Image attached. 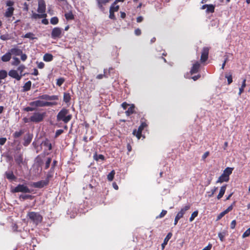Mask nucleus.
<instances>
[{"label": "nucleus", "mask_w": 250, "mask_h": 250, "mask_svg": "<svg viewBox=\"0 0 250 250\" xmlns=\"http://www.w3.org/2000/svg\"><path fill=\"white\" fill-rule=\"evenodd\" d=\"M62 29L58 27H54L51 32V37L56 39L62 37Z\"/></svg>", "instance_id": "0eeeda50"}, {"label": "nucleus", "mask_w": 250, "mask_h": 250, "mask_svg": "<svg viewBox=\"0 0 250 250\" xmlns=\"http://www.w3.org/2000/svg\"><path fill=\"white\" fill-rule=\"evenodd\" d=\"M49 184L48 180H41L37 182H34L33 186L36 188H42Z\"/></svg>", "instance_id": "f8f14e48"}, {"label": "nucleus", "mask_w": 250, "mask_h": 250, "mask_svg": "<svg viewBox=\"0 0 250 250\" xmlns=\"http://www.w3.org/2000/svg\"><path fill=\"white\" fill-rule=\"evenodd\" d=\"M8 75L11 77L16 79L17 81H20L22 77V75H20L17 71L15 70H10L8 72Z\"/></svg>", "instance_id": "ddd939ff"}, {"label": "nucleus", "mask_w": 250, "mask_h": 250, "mask_svg": "<svg viewBox=\"0 0 250 250\" xmlns=\"http://www.w3.org/2000/svg\"><path fill=\"white\" fill-rule=\"evenodd\" d=\"M23 133V131L22 130H20L19 131H16L13 134V137L14 138H18L20 137L22 134Z\"/></svg>", "instance_id": "49530a36"}, {"label": "nucleus", "mask_w": 250, "mask_h": 250, "mask_svg": "<svg viewBox=\"0 0 250 250\" xmlns=\"http://www.w3.org/2000/svg\"><path fill=\"white\" fill-rule=\"evenodd\" d=\"M13 61L12 63V64L13 65L17 66L21 62L19 58H18L17 57H13Z\"/></svg>", "instance_id": "09e8293b"}, {"label": "nucleus", "mask_w": 250, "mask_h": 250, "mask_svg": "<svg viewBox=\"0 0 250 250\" xmlns=\"http://www.w3.org/2000/svg\"><path fill=\"white\" fill-rule=\"evenodd\" d=\"M36 108L33 107L27 106L23 108V110L26 112L33 111L35 110Z\"/></svg>", "instance_id": "603ef678"}, {"label": "nucleus", "mask_w": 250, "mask_h": 250, "mask_svg": "<svg viewBox=\"0 0 250 250\" xmlns=\"http://www.w3.org/2000/svg\"><path fill=\"white\" fill-rule=\"evenodd\" d=\"M58 164V162L57 160H54L53 162V163L51 165V170H54V168H55V167L56 166L57 164Z\"/></svg>", "instance_id": "680f3d73"}, {"label": "nucleus", "mask_w": 250, "mask_h": 250, "mask_svg": "<svg viewBox=\"0 0 250 250\" xmlns=\"http://www.w3.org/2000/svg\"><path fill=\"white\" fill-rule=\"evenodd\" d=\"M53 172L54 170H51L50 168L48 173L47 174L45 180H48V183L49 182L50 179L53 176Z\"/></svg>", "instance_id": "a18cd8bd"}, {"label": "nucleus", "mask_w": 250, "mask_h": 250, "mask_svg": "<svg viewBox=\"0 0 250 250\" xmlns=\"http://www.w3.org/2000/svg\"><path fill=\"white\" fill-rule=\"evenodd\" d=\"M212 248V245L211 244H208L207 246L205 247L203 250H210Z\"/></svg>", "instance_id": "774afa93"}, {"label": "nucleus", "mask_w": 250, "mask_h": 250, "mask_svg": "<svg viewBox=\"0 0 250 250\" xmlns=\"http://www.w3.org/2000/svg\"><path fill=\"white\" fill-rule=\"evenodd\" d=\"M72 115L70 113L68 109L62 108L57 115V121H62L65 124L68 123L72 119Z\"/></svg>", "instance_id": "f257e3e1"}, {"label": "nucleus", "mask_w": 250, "mask_h": 250, "mask_svg": "<svg viewBox=\"0 0 250 250\" xmlns=\"http://www.w3.org/2000/svg\"><path fill=\"white\" fill-rule=\"evenodd\" d=\"M47 14L46 13L44 14H37L36 13H33L31 18L34 19H41V18H46Z\"/></svg>", "instance_id": "412c9836"}, {"label": "nucleus", "mask_w": 250, "mask_h": 250, "mask_svg": "<svg viewBox=\"0 0 250 250\" xmlns=\"http://www.w3.org/2000/svg\"><path fill=\"white\" fill-rule=\"evenodd\" d=\"M115 174V172L114 170H112L108 175H107V179L109 181H112L113 179Z\"/></svg>", "instance_id": "4c0bfd02"}, {"label": "nucleus", "mask_w": 250, "mask_h": 250, "mask_svg": "<svg viewBox=\"0 0 250 250\" xmlns=\"http://www.w3.org/2000/svg\"><path fill=\"white\" fill-rule=\"evenodd\" d=\"M42 145L44 146L48 147L49 150H51L52 149V145L49 140L46 139L42 142Z\"/></svg>", "instance_id": "473e14b6"}, {"label": "nucleus", "mask_w": 250, "mask_h": 250, "mask_svg": "<svg viewBox=\"0 0 250 250\" xmlns=\"http://www.w3.org/2000/svg\"><path fill=\"white\" fill-rule=\"evenodd\" d=\"M93 158L97 161H99V160L103 161L104 160V156L102 154H98L96 152L93 155Z\"/></svg>", "instance_id": "7c9ffc66"}, {"label": "nucleus", "mask_w": 250, "mask_h": 250, "mask_svg": "<svg viewBox=\"0 0 250 250\" xmlns=\"http://www.w3.org/2000/svg\"><path fill=\"white\" fill-rule=\"evenodd\" d=\"M109 18L112 20H115L116 19L115 16L114 15V12H113L112 10H109Z\"/></svg>", "instance_id": "6e6d98bb"}, {"label": "nucleus", "mask_w": 250, "mask_h": 250, "mask_svg": "<svg viewBox=\"0 0 250 250\" xmlns=\"http://www.w3.org/2000/svg\"><path fill=\"white\" fill-rule=\"evenodd\" d=\"M20 56H21V60L22 61H25L27 58V55L25 54H23L22 53H21V55H20Z\"/></svg>", "instance_id": "338daca9"}, {"label": "nucleus", "mask_w": 250, "mask_h": 250, "mask_svg": "<svg viewBox=\"0 0 250 250\" xmlns=\"http://www.w3.org/2000/svg\"><path fill=\"white\" fill-rule=\"evenodd\" d=\"M6 138L4 137L0 138V145L2 146L4 145V144L6 142Z\"/></svg>", "instance_id": "052dcab7"}, {"label": "nucleus", "mask_w": 250, "mask_h": 250, "mask_svg": "<svg viewBox=\"0 0 250 250\" xmlns=\"http://www.w3.org/2000/svg\"><path fill=\"white\" fill-rule=\"evenodd\" d=\"M250 235V228L246 230L242 235L243 238L248 237Z\"/></svg>", "instance_id": "864d4df0"}, {"label": "nucleus", "mask_w": 250, "mask_h": 250, "mask_svg": "<svg viewBox=\"0 0 250 250\" xmlns=\"http://www.w3.org/2000/svg\"><path fill=\"white\" fill-rule=\"evenodd\" d=\"M235 202H234L230 206H229L224 211L227 214L233 209V206L235 205Z\"/></svg>", "instance_id": "3c124183"}, {"label": "nucleus", "mask_w": 250, "mask_h": 250, "mask_svg": "<svg viewBox=\"0 0 250 250\" xmlns=\"http://www.w3.org/2000/svg\"><path fill=\"white\" fill-rule=\"evenodd\" d=\"M51 161H52L51 158H50V157L47 158V159L45 162V167H44L45 169H47L49 167Z\"/></svg>", "instance_id": "79ce46f5"}, {"label": "nucleus", "mask_w": 250, "mask_h": 250, "mask_svg": "<svg viewBox=\"0 0 250 250\" xmlns=\"http://www.w3.org/2000/svg\"><path fill=\"white\" fill-rule=\"evenodd\" d=\"M63 102L65 103H68L71 100V96L69 93L64 92L63 97Z\"/></svg>", "instance_id": "cd10ccee"}, {"label": "nucleus", "mask_w": 250, "mask_h": 250, "mask_svg": "<svg viewBox=\"0 0 250 250\" xmlns=\"http://www.w3.org/2000/svg\"><path fill=\"white\" fill-rule=\"evenodd\" d=\"M200 64L199 62H196L194 63L190 69V73L191 75L197 73L199 72L200 68Z\"/></svg>", "instance_id": "4468645a"}, {"label": "nucleus", "mask_w": 250, "mask_h": 250, "mask_svg": "<svg viewBox=\"0 0 250 250\" xmlns=\"http://www.w3.org/2000/svg\"><path fill=\"white\" fill-rule=\"evenodd\" d=\"M27 218L34 224L37 226L42 221V215L38 212L29 211L27 214Z\"/></svg>", "instance_id": "f03ea898"}, {"label": "nucleus", "mask_w": 250, "mask_h": 250, "mask_svg": "<svg viewBox=\"0 0 250 250\" xmlns=\"http://www.w3.org/2000/svg\"><path fill=\"white\" fill-rule=\"evenodd\" d=\"M172 235V234L171 232L168 233V234H167V235L164 239L163 243L161 245L162 250H163L165 249V246L167 245V244L168 243V241L171 238Z\"/></svg>", "instance_id": "dca6fc26"}, {"label": "nucleus", "mask_w": 250, "mask_h": 250, "mask_svg": "<svg viewBox=\"0 0 250 250\" xmlns=\"http://www.w3.org/2000/svg\"><path fill=\"white\" fill-rule=\"evenodd\" d=\"M215 9V5L213 4H208V6L207 7L206 12L208 13H213L214 12Z\"/></svg>", "instance_id": "2f4dec72"}, {"label": "nucleus", "mask_w": 250, "mask_h": 250, "mask_svg": "<svg viewBox=\"0 0 250 250\" xmlns=\"http://www.w3.org/2000/svg\"><path fill=\"white\" fill-rule=\"evenodd\" d=\"M59 22V19L57 17H53L50 19V23L53 25H56Z\"/></svg>", "instance_id": "a19ab883"}, {"label": "nucleus", "mask_w": 250, "mask_h": 250, "mask_svg": "<svg viewBox=\"0 0 250 250\" xmlns=\"http://www.w3.org/2000/svg\"><path fill=\"white\" fill-rule=\"evenodd\" d=\"M57 103L56 102H44L41 100H36L31 102L29 103V105L32 106L37 107H44V106H50L56 105Z\"/></svg>", "instance_id": "20e7f679"}, {"label": "nucleus", "mask_w": 250, "mask_h": 250, "mask_svg": "<svg viewBox=\"0 0 250 250\" xmlns=\"http://www.w3.org/2000/svg\"><path fill=\"white\" fill-rule=\"evenodd\" d=\"M5 175L7 179L11 180H14L16 179V176L12 171H8L5 172Z\"/></svg>", "instance_id": "a878e982"}, {"label": "nucleus", "mask_w": 250, "mask_h": 250, "mask_svg": "<svg viewBox=\"0 0 250 250\" xmlns=\"http://www.w3.org/2000/svg\"><path fill=\"white\" fill-rule=\"evenodd\" d=\"M7 76V72L5 70H0V80H2L6 78Z\"/></svg>", "instance_id": "c9c22d12"}, {"label": "nucleus", "mask_w": 250, "mask_h": 250, "mask_svg": "<svg viewBox=\"0 0 250 250\" xmlns=\"http://www.w3.org/2000/svg\"><path fill=\"white\" fill-rule=\"evenodd\" d=\"M167 213V211L166 210H162V212L160 213V214L157 216L156 218L159 219V218H162L164 217Z\"/></svg>", "instance_id": "8fccbe9b"}, {"label": "nucleus", "mask_w": 250, "mask_h": 250, "mask_svg": "<svg viewBox=\"0 0 250 250\" xmlns=\"http://www.w3.org/2000/svg\"><path fill=\"white\" fill-rule=\"evenodd\" d=\"M218 188L214 187L213 188H212L210 191L207 192L208 193V198H210L213 196L216 191L217 190Z\"/></svg>", "instance_id": "72a5a7b5"}, {"label": "nucleus", "mask_w": 250, "mask_h": 250, "mask_svg": "<svg viewBox=\"0 0 250 250\" xmlns=\"http://www.w3.org/2000/svg\"><path fill=\"white\" fill-rule=\"evenodd\" d=\"M14 10V8L13 7L8 8L4 14L5 17L7 18H10L12 17L13 15Z\"/></svg>", "instance_id": "6ab92c4d"}, {"label": "nucleus", "mask_w": 250, "mask_h": 250, "mask_svg": "<svg viewBox=\"0 0 250 250\" xmlns=\"http://www.w3.org/2000/svg\"><path fill=\"white\" fill-rule=\"evenodd\" d=\"M32 83L30 81L27 82L23 86V91H28L31 89Z\"/></svg>", "instance_id": "bb28decb"}, {"label": "nucleus", "mask_w": 250, "mask_h": 250, "mask_svg": "<svg viewBox=\"0 0 250 250\" xmlns=\"http://www.w3.org/2000/svg\"><path fill=\"white\" fill-rule=\"evenodd\" d=\"M0 40L2 41H7L10 39V36L8 34H5L0 36Z\"/></svg>", "instance_id": "de8ad7c7"}, {"label": "nucleus", "mask_w": 250, "mask_h": 250, "mask_svg": "<svg viewBox=\"0 0 250 250\" xmlns=\"http://www.w3.org/2000/svg\"><path fill=\"white\" fill-rule=\"evenodd\" d=\"M191 205L188 204L182 208L179 211L181 213H183V215L186 213V211L189 210L190 208Z\"/></svg>", "instance_id": "f704fd0d"}, {"label": "nucleus", "mask_w": 250, "mask_h": 250, "mask_svg": "<svg viewBox=\"0 0 250 250\" xmlns=\"http://www.w3.org/2000/svg\"><path fill=\"white\" fill-rule=\"evenodd\" d=\"M134 33L136 36H140L142 32L140 29L137 28L135 30Z\"/></svg>", "instance_id": "69168bd1"}, {"label": "nucleus", "mask_w": 250, "mask_h": 250, "mask_svg": "<svg viewBox=\"0 0 250 250\" xmlns=\"http://www.w3.org/2000/svg\"><path fill=\"white\" fill-rule=\"evenodd\" d=\"M135 106L134 104H131L130 106L125 111V114H126V116H129L130 115L134 113L135 112Z\"/></svg>", "instance_id": "5701e85b"}, {"label": "nucleus", "mask_w": 250, "mask_h": 250, "mask_svg": "<svg viewBox=\"0 0 250 250\" xmlns=\"http://www.w3.org/2000/svg\"><path fill=\"white\" fill-rule=\"evenodd\" d=\"M233 170V168L228 167L225 169L223 173L225 174L227 177H229V175L232 173Z\"/></svg>", "instance_id": "c85d7f7f"}, {"label": "nucleus", "mask_w": 250, "mask_h": 250, "mask_svg": "<svg viewBox=\"0 0 250 250\" xmlns=\"http://www.w3.org/2000/svg\"><path fill=\"white\" fill-rule=\"evenodd\" d=\"M37 63H38V67L39 68L42 69L44 68L45 64L43 62H37Z\"/></svg>", "instance_id": "0e129e2a"}, {"label": "nucleus", "mask_w": 250, "mask_h": 250, "mask_svg": "<svg viewBox=\"0 0 250 250\" xmlns=\"http://www.w3.org/2000/svg\"><path fill=\"white\" fill-rule=\"evenodd\" d=\"M11 58V54L10 51L7 52L6 54L3 55L1 58V61L3 62H7L10 60Z\"/></svg>", "instance_id": "4be33fe9"}, {"label": "nucleus", "mask_w": 250, "mask_h": 250, "mask_svg": "<svg viewBox=\"0 0 250 250\" xmlns=\"http://www.w3.org/2000/svg\"><path fill=\"white\" fill-rule=\"evenodd\" d=\"M225 214H226V213L224 211L221 212L218 215L216 218V221L220 220Z\"/></svg>", "instance_id": "5fc2aeb1"}, {"label": "nucleus", "mask_w": 250, "mask_h": 250, "mask_svg": "<svg viewBox=\"0 0 250 250\" xmlns=\"http://www.w3.org/2000/svg\"><path fill=\"white\" fill-rule=\"evenodd\" d=\"M64 78L61 77L57 80L56 84L59 86H61L64 82Z\"/></svg>", "instance_id": "37998d69"}, {"label": "nucleus", "mask_w": 250, "mask_h": 250, "mask_svg": "<svg viewBox=\"0 0 250 250\" xmlns=\"http://www.w3.org/2000/svg\"><path fill=\"white\" fill-rule=\"evenodd\" d=\"M20 199H22L23 200L26 199H32L33 198V196L31 195L26 194V195H21L19 197Z\"/></svg>", "instance_id": "e433bc0d"}, {"label": "nucleus", "mask_w": 250, "mask_h": 250, "mask_svg": "<svg viewBox=\"0 0 250 250\" xmlns=\"http://www.w3.org/2000/svg\"><path fill=\"white\" fill-rule=\"evenodd\" d=\"M110 0H96L98 8L102 12L105 10L104 6H105Z\"/></svg>", "instance_id": "9d476101"}, {"label": "nucleus", "mask_w": 250, "mask_h": 250, "mask_svg": "<svg viewBox=\"0 0 250 250\" xmlns=\"http://www.w3.org/2000/svg\"><path fill=\"white\" fill-rule=\"evenodd\" d=\"M15 160L16 163L18 165H20L23 162L22 154L21 153L17 154L15 157Z\"/></svg>", "instance_id": "a211bd4d"}, {"label": "nucleus", "mask_w": 250, "mask_h": 250, "mask_svg": "<svg viewBox=\"0 0 250 250\" xmlns=\"http://www.w3.org/2000/svg\"><path fill=\"white\" fill-rule=\"evenodd\" d=\"M9 51L11 55H14L15 56H20V55H21V53H22V50L19 48L18 47H14L11 48Z\"/></svg>", "instance_id": "2eb2a0df"}, {"label": "nucleus", "mask_w": 250, "mask_h": 250, "mask_svg": "<svg viewBox=\"0 0 250 250\" xmlns=\"http://www.w3.org/2000/svg\"><path fill=\"white\" fill-rule=\"evenodd\" d=\"M228 80V84H230L232 82V77L231 75L226 76Z\"/></svg>", "instance_id": "4d7b16f0"}, {"label": "nucleus", "mask_w": 250, "mask_h": 250, "mask_svg": "<svg viewBox=\"0 0 250 250\" xmlns=\"http://www.w3.org/2000/svg\"><path fill=\"white\" fill-rule=\"evenodd\" d=\"M53 59V56L51 54L46 53L43 57V60L44 61L46 62H51Z\"/></svg>", "instance_id": "b1692460"}, {"label": "nucleus", "mask_w": 250, "mask_h": 250, "mask_svg": "<svg viewBox=\"0 0 250 250\" xmlns=\"http://www.w3.org/2000/svg\"><path fill=\"white\" fill-rule=\"evenodd\" d=\"M198 211L195 210L191 215V216L189 218V222H192L195 217H196L198 216Z\"/></svg>", "instance_id": "58836bf2"}, {"label": "nucleus", "mask_w": 250, "mask_h": 250, "mask_svg": "<svg viewBox=\"0 0 250 250\" xmlns=\"http://www.w3.org/2000/svg\"><path fill=\"white\" fill-rule=\"evenodd\" d=\"M46 10V5L44 0H39L37 11L40 14H44Z\"/></svg>", "instance_id": "1a4fd4ad"}, {"label": "nucleus", "mask_w": 250, "mask_h": 250, "mask_svg": "<svg viewBox=\"0 0 250 250\" xmlns=\"http://www.w3.org/2000/svg\"><path fill=\"white\" fill-rule=\"evenodd\" d=\"M32 139V136H31L30 134H28L26 137H24V142L23 145L24 146H28L31 143Z\"/></svg>", "instance_id": "393cba45"}, {"label": "nucleus", "mask_w": 250, "mask_h": 250, "mask_svg": "<svg viewBox=\"0 0 250 250\" xmlns=\"http://www.w3.org/2000/svg\"><path fill=\"white\" fill-rule=\"evenodd\" d=\"M65 19L67 20H73L74 19V16L71 11L64 14Z\"/></svg>", "instance_id": "c756f323"}, {"label": "nucleus", "mask_w": 250, "mask_h": 250, "mask_svg": "<svg viewBox=\"0 0 250 250\" xmlns=\"http://www.w3.org/2000/svg\"><path fill=\"white\" fill-rule=\"evenodd\" d=\"M209 48L205 47L203 48L201 52L200 61L201 62H204L207 61L208 57Z\"/></svg>", "instance_id": "6e6552de"}, {"label": "nucleus", "mask_w": 250, "mask_h": 250, "mask_svg": "<svg viewBox=\"0 0 250 250\" xmlns=\"http://www.w3.org/2000/svg\"><path fill=\"white\" fill-rule=\"evenodd\" d=\"M6 6H9V7H11L14 5V2L12 0H9L6 1Z\"/></svg>", "instance_id": "bf43d9fd"}, {"label": "nucleus", "mask_w": 250, "mask_h": 250, "mask_svg": "<svg viewBox=\"0 0 250 250\" xmlns=\"http://www.w3.org/2000/svg\"><path fill=\"white\" fill-rule=\"evenodd\" d=\"M34 34L31 32H28L26 34H25L23 36V37L24 38H29L32 40H33L35 39L34 37Z\"/></svg>", "instance_id": "ea45409f"}, {"label": "nucleus", "mask_w": 250, "mask_h": 250, "mask_svg": "<svg viewBox=\"0 0 250 250\" xmlns=\"http://www.w3.org/2000/svg\"><path fill=\"white\" fill-rule=\"evenodd\" d=\"M46 116V112H35L30 116L31 122L39 123L42 122Z\"/></svg>", "instance_id": "7ed1b4c3"}, {"label": "nucleus", "mask_w": 250, "mask_h": 250, "mask_svg": "<svg viewBox=\"0 0 250 250\" xmlns=\"http://www.w3.org/2000/svg\"><path fill=\"white\" fill-rule=\"evenodd\" d=\"M147 126V125L145 122L141 121V125L139 126L137 131L135 129L133 131V134L136 136V137L140 139L142 136V132L143 130Z\"/></svg>", "instance_id": "423d86ee"}, {"label": "nucleus", "mask_w": 250, "mask_h": 250, "mask_svg": "<svg viewBox=\"0 0 250 250\" xmlns=\"http://www.w3.org/2000/svg\"><path fill=\"white\" fill-rule=\"evenodd\" d=\"M63 132V130L62 129H58L57 130L55 133V137H58L61 134H62Z\"/></svg>", "instance_id": "13d9d810"}, {"label": "nucleus", "mask_w": 250, "mask_h": 250, "mask_svg": "<svg viewBox=\"0 0 250 250\" xmlns=\"http://www.w3.org/2000/svg\"><path fill=\"white\" fill-rule=\"evenodd\" d=\"M226 188H227L226 185L223 186L222 187H221L219 193L217 196V198L218 200L220 199L223 196V195H224L225 192L226 191Z\"/></svg>", "instance_id": "aec40b11"}, {"label": "nucleus", "mask_w": 250, "mask_h": 250, "mask_svg": "<svg viewBox=\"0 0 250 250\" xmlns=\"http://www.w3.org/2000/svg\"><path fill=\"white\" fill-rule=\"evenodd\" d=\"M116 4H114V3L111 5V6L110 7L109 10H111L113 12H117L119 9V5H115Z\"/></svg>", "instance_id": "c03bdc74"}, {"label": "nucleus", "mask_w": 250, "mask_h": 250, "mask_svg": "<svg viewBox=\"0 0 250 250\" xmlns=\"http://www.w3.org/2000/svg\"><path fill=\"white\" fill-rule=\"evenodd\" d=\"M229 180V177H227L225 174L222 173L218 178L216 183H222L224 182H228Z\"/></svg>", "instance_id": "f3484780"}, {"label": "nucleus", "mask_w": 250, "mask_h": 250, "mask_svg": "<svg viewBox=\"0 0 250 250\" xmlns=\"http://www.w3.org/2000/svg\"><path fill=\"white\" fill-rule=\"evenodd\" d=\"M12 192H23V193H31V190L26 186L24 185L19 184L15 188L12 189Z\"/></svg>", "instance_id": "39448f33"}, {"label": "nucleus", "mask_w": 250, "mask_h": 250, "mask_svg": "<svg viewBox=\"0 0 250 250\" xmlns=\"http://www.w3.org/2000/svg\"><path fill=\"white\" fill-rule=\"evenodd\" d=\"M39 98L47 101H57L59 100V96L58 95L49 96L47 94H43L39 96Z\"/></svg>", "instance_id": "9b49d317"}, {"label": "nucleus", "mask_w": 250, "mask_h": 250, "mask_svg": "<svg viewBox=\"0 0 250 250\" xmlns=\"http://www.w3.org/2000/svg\"><path fill=\"white\" fill-rule=\"evenodd\" d=\"M236 222L235 220H232L230 223V227L231 229H234L235 227Z\"/></svg>", "instance_id": "e2e57ef3"}]
</instances>
